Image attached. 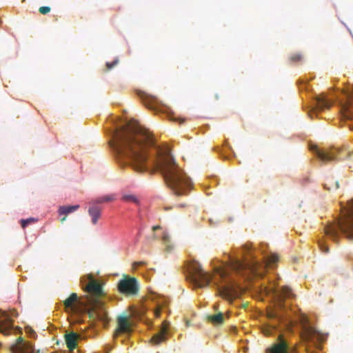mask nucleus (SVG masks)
<instances>
[{
	"label": "nucleus",
	"instance_id": "1",
	"mask_svg": "<svg viewBox=\"0 0 353 353\" xmlns=\"http://www.w3.org/2000/svg\"><path fill=\"white\" fill-rule=\"evenodd\" d=\"M110 145L119 161L134 171L159 170L174 194L185 195L192 189L191 179L175 162L170 150L156 145L152 134L139 123L129 122L117 128Z\"/></svg>",
	"mask_w": 353,
	"mask_h": 353
},
{
	"label": "nucleus",
	"instance_id": "2",
	"mask_svg": "<svg viewBox=\"0 0 353 353\" xmlns=\"http://www.w3.org/2000/svg\"><path fill=\"white\" fill-rule=\"evenodd\" d=\"M82 288L86 292L85 302L90 310L88 311L90 319L98 320L103 323H108L107 312L104 308V302L102 299L105 295L102 284L92 275L81 280Z\"/></svg>",
	"mask_w": 353,
	"mask_h": 353
},
{
	"label": "nucleus",
	"instance_id": "3",
	"mask_svg": "<svg viewBox=\"0 0 353 353\" xmlns=\"http://www.w3.org/2000/svg\"><path fill=\"white\" fill-rule=\"evenodd\" d=\"M279 261V256L276 254H271L263 257V261H259L255 256L250 254L245 256L243 260L234 259L232 261L231 268L238 274L241 275L254 274L261 276L264 274V270L268 265H272Z\"/></svg>",
	"mask_w": 353,
	"mask_h": 353
},
{
	"label": "nucleus",
	"instance_id": "4",
	"mask_svg": "<svg viewBox=\"0 0 353 353\" xmlns=\"http://www.w3.org/2000/svg\"><path fill=\"white\" fill-rule=\"evenodd\" d=\"M325 234L334 241L338 236L339 232L346 234L349 238L353 239V200L349 203L345 217L337 223L330 224L325 228Z\"/></svg>",
	"mask_w": 353,
	"mask_h": 353
},
{
	"label": "nucleus",
	"instance_id": "5",
	"mask_svg": "<svg viewBox=\"0 0 353 353\" xmlns=\"http://www.w3.org/2000/svg\"><path fill=\"white\" fill-rule=\"evenodd\" d=\"M301 338L305 343H312L319 349L320 343L325 340L326 336L305 321L302 324Z\"/></svg>",
	"mask_w": 353,
	"mask_h": 353
},
{
	"label": "nucleus",
	"instance_id": "6",
	"mask_svg": "<svg viewBox=\"0 0 353 353\" xmlns=\"http://www.w3.org/2000/svg\"><path fill=\"white\" fill-rule=\"evenodd\" d=\"M340 111L343 119L353 120V86L343 91L339 100Z\"/></svg>",
	"mask_w": 353,
	"mask_h": 353
},
{
	"label": "nucleus",
	"instance_id": "7",
	"mask_svg": "<svg viewBox=\"0 0 353 353\" xmlns=\"http://www.w3.org/2000/svg\"><path fill=\"white\" fill-rule=\"evenodd\" d=\"M63 305L67 312H86L88 314V311L90 310L86 302L79 298L76 293H72L70 296L63 301Z\"/></svg>",
	"mask_w": 353,
	"mask_h": 353
},
{
	"label": "nucleus",
	"instance_id": "8",
	"mask_svg": "<svg viewBox=\"0 0 353 353\" xmlns=\"http://www.w3.org/2000/svg\"><path fill=\"white\" fill-rule=\"evenodd\" d=\"M118 290L126 296H134L138 294L139 286L134 277L124 276L117 285Z\"/></svg>",
	"mask_w": 353,
	"mask_h": 353
},
{
	"label": "nucleus",
	"instance_id": "9",
	"mask_svg": "<svg viewBox=\"0 0 353 353\" xmlns=\"http://www.w3.org/2000/svg\"><path fill=\"white\" fill-rule=\"evenodd\" d=\"M186 279L194 289L199 286V263L195 259H190L185 265Z\"/></svg>",
	"mask_w": 353,
	"mask_h": 353
},
{
	"label": "nucleus",
	"instance_id": "10",
	"mask_svg": "<svg viewBox=\"0 0 353 353\" xmlns=\"http://www.w3.org/2000/svg\"><path fill=\"white\" fill-rule=\"evenodd\" d=\"M243 288L236 283H231L225 286L221 291V296L228 300H232L241 296Z\"/></svg>",
	"mask_w": 353,
	"mask_h": 353
},
{
	"label": "nucleus",
	"instance_id": "11",
	"mask_svg": "<svg viewBox=\"0 0 353 353\" xmlns=\"http://www.w3.org/2000/svg\"><path fill=\"white\" fill-rule=\"evenodd\" d=\"M314 152L317 157L323 162H328L331 161L341 159V158L338 157L337 156L339 150L336 149L323 150L317 148V147H315Z\"/></svg>",
	"mask_w": 353,
	"mask_h": 353
},
{
	"label": "nucleus",
	"instance_id": "12",
	"mask_svg": "<svg viewBox=\"0 0 353 353\" xmlns=\"http://www.w3.org/2000/svg\"><path fill=\"white\" fill-rule=\"evenodd\" d=\"M289 352H294V348L290 347L282 334L279 336L278 342L268 350V353H289Z\"/></svg>",
	"mask_w": 353,
	"mask_h": 353
},
{
	"label": "nucleus",
	"instance_id": "13",
	"mask_svg": "<svg viewBox=\"0 0 353 353\" xmlns=\"http://www.w3.org/2000/svg\"><path fill=\"white\" fill-rule=\"evenodd\" d=\"M119 332L127 333L130 331V323L128 317L125 316H120L117 319Z\"/></svg>",
	"mask_w": 353,
	"mask_h": 353
},
{
	"label": "nucleus",
	"instance_id": "14",
	"mask_svg": "<svg viewBox=\"0 0 353 353\" xmlns=\"http://www.w3.org/2000/svg\"><path fill=\"white\" fill-rule=\"evenodd\" d=\"M332 103L328 101L324 95H319L316 99V109L317 110H324L331 107Z\"/></svg>",
	"mask_w": 353,
	"mask_h": 353
},
{
	"label": "nucleus",
	"instance_id": "15",
	"mask_svg": "<svg viewBox=\"0 0 353 353\" xmlns=\"http://www.w3.org/2000/svg\"><path fill=\"white\" fill-rule=\"evenodd\" d=\"M162 243L165 247L164 250L168 253H171L174 250V244L172 242L171 238L167 232H163L161 236Z\"/></svg>",
	"mask_w": 353,
	"mask_h": 353
},
{
	"label": "nucleus",
	"instance_id": "16",
	"mask_svg": "<svg viewBox=\"0 0 353 353\" xmlns=\"http://www.w3.org/2000/svg\"><path fill=\"white\" fill-rule=\"evenodd\" d=\"M79 335L77 333L71 332L65 335V341L67 347L70 350H73L77 347V341Z\"/></svg>",
	"mask_w": 353,
	"mask_h": 353
},
{
	"label": "nucleus",
	"instance_id": "17",
	"mask_svg": "<svg viewBox=\"0 0 353 353\" xmlns=\"http://www.w3.org/2000/svg\"><path fill=\"white\" fill-rule=\"evenodd\" d=\"M79 208V205H70V206H66V205L60 206L59 208V210H58L59 214L64 215V216L61 219V222L63 223L66 219L67 214L76 211Z\"/></svg>",
	"mask_w": 353,
	"mask_h": 353
},
{
	"label": "nucleus",
	"instance_id": "18",
	"mask_svg": "<svg viewBox=\"0 0 353 353\" xmlns=\"http://www.w3.org/2000/svg\"><path fill=\"white\" fill-rule=\"evenodd\" d=\"M101 210L98 206H92L88 210V213L92 218V224H97L98 219L101 216Z\"/></svg>",
	"mask_w": 353,
	"mask_h": 353
},
{
	"label": "nucleus",
	"instance_id": "19",
	"mask_svg": "<svg viewBox=\"0 0 353 353\" xmlns=\"http://www.w3.org/2000/svg\"><path fill=\"white\" fill-rule=\"evenodd\" d=\"M207 319L214 325H221L224 322V316L221 312L214 315H209L207 316Z\"/></svg>",
	"mask_w": 353,
	"mask_h": 353
},
{
	"label": "nucleus",
	"instance_id": "20",
	"mask_svg": "<svg viewBox=\"0 0 353 353\" xmlns=\"http://www.w3.org/2000/svg\"><path fill=\"white\" fill-rule=\"evenodd\" d=\"M165 334H166V329L162 330L161 332L156 334L155 335H154L152 337V339H151L152 343L154 345L160 344L161 342H163L165 340Z\"/></svg>",
	"mask_w": 353,
	"mask_h": 353
},
{
	"label": "nucleus",
	"instance_id": "21",
	"mask_svg": "<svg viewBox=\"0 0 353 353\" xmlns=\"http://www.w3.org/2000/svg\"><path fill=\"white\" fill-rule=\"evenodd\" d=\"M339 187V182L337 181H334L332 178L327 179L324 183V188L328 190H337Z\"/></svg>",
	"mask_w": 353,
	"mask_h": 353
},
{
	"label": "nucleus",
	"instance_id": "22",
	"mask_svg": "<svg viewBox=\"0 0 353 353\" xmlns=\"http://www.w3.org/2000/svg\"><path fill=\"white\" fill-rule=\"evenodd\" d=\"M143 97V104L150 109L154 108V104L157 101V99L154 97L144 96Z\"/></svg>",
	"mask_w": 353,
	"mask_h": 353
},
{
	"label": "nucleus",
	"instance_id": "23",
	"mask_svg": "<svg viewBox=\"0 0 353 353\" xmlns=\"http://www.w3.org/2000/svg\"><path fill=\"white\" fill-rule=\"evenodd\" d=\"M277 327L275 325H268L262 328V332L265 336H269L274 334Z\"/></svg>",
	"mask_w": 353,
	"mask_h": 353
},
{
	"label": "nucleus",
	"instance_id": "24",
	"mask_svg": "<svg viewBox=\"0 0 353 353\" xmlns=\"http://www.w3.org/2000/svg\"><path fill=\"white\" fill-rule=\"evenodd\" d=\"M200 288L203 285H208L210 281V276H207L205 272H203V270L200 268Z\"/></svg>",
	"mask_w": 353,
	"mask_h": 353
},
{
	"label": "nucleus",
	"instance_id": "25",
	"mask_svg": "<svg viewBox=\"0 0 353 353\" xmlns=\"http://www.w3.org/2000/svg\"><path fill=\"white\" fill-rule=\"evenodd\" d=\"M122 200L125 202L134 203L136 204L139 203L138 198L134 194H125L122 196Z\"/></svg>",
	"mask_w": 353,
	"mask_h": 353
},
{
	"label": "nucleus",
	"instance_id": "26",
	"mask_svg": "<svg viewBox=\"0 0 353 353\" xmlns=\"http://www.w3.org/2000/svg\"><path fill=\"white\" fill-rule=\"evenodd\" d=\"M292 295V290L290 288L283 286L281 288L280 297L281 298H290Z\"/></svg>",
	"mask_w": 353,
	"mask_h": 353
},
{
	"label": "nucleus",
	"instance_id": "27",
	"mask_svg": "<svg viewBox=\"0 0 353 353\" xmlns=\"http://www.w3.org/2000/svg\"><path fill=\"white\" fill-rule=\"evenodd\" d=\"M114 199V196H112V195H106V196H103L98 198L95 201V202L98 203H101L110 202V201H113Z\"/></svg>",
	"mask_w": 353,
	"mask_h": 353
},
{
	"label": "nucleus",
	"instance_id": "28",
	"mask_svg": "<svg viewBox=\"0 0 353 353\" xmlns=\"http://www.w3.org/2000/svg\"><path fill=\"white\" fill-rule=\"evenodd\" d=\"M302 55L299 53L292 54L289 57V60L291 63H298L302 60Z\"/></svg>",
	"mask_w": 353,
	"mask_h": 353
},
{
	"label": "nucleus",
	"instance_id": "29",
	"mask_svg": "<svg viewBox=\"0 0 353 353\" xmlns=\"http://www.w3.org/2000/svg\"><path fill=\"white\" fill-rule=\"evenodd\" d=\"M34 221H35V219L33 218H30L28 219H22V220H21V227L23 228H25L29 223H33Z\"/></svg>",
	"mask_w": 353,
	"mask_h": 353
},
{
	"label": "nucleus",
	"instance_id": "30",
	"mask_svg": "<svg viewBox=\"0 0 353 353\" xmlns=\"http://www.w3.org/2000/svg\"><path fill=\"white\" fill-rule=\"evenodd\" d=\"M118 59L114 60L112 62H107L106 63V70H110L112 68H113L117 63H118Z\"/></svg>",
	"mask_w": 353,
	"mask_h": 353
},
{
	"label": "nucleus",
	"instance_id": "31",
	"mask_svg": "<svg viewBox=\"0 0 353 353\" xmlns=\"http://www.w3.org/2000/svg\"><path fill=\"white\" fill-rule=\"evenodd\" d=\"M50 7L49 6H41L39 8V11L42 14H46L50 12Z\"/></svg>",
	"mask_w": 353,
	"mask_h": 353
},
{
	"label": "nucleus",
	"instance_id": "32",
	"mask_svg": "<svg viewBox=\"0 0 353 353\" xmlns=\"http://www.w3.org/2000/svg\"><path fill=\"white\" fill-rule=\"evenodd\" d=\"M268 316L270 319H276V318L280 319V316H279V314L274 311L268 312Z\"/></svg>",
	"mask_w": 353,
	"mask_h": 353
},
{
	"label": "nucleus",
	"instance_id": "33",
	"mask_svg": "<svg viewBox=\"0 0 353 353\" xmlns=\"http://www.w3.org/2000/svg\"><path fill=\"white\" fill-rule=\"evenodd\" d=\"M319 246H320V248L322 250V252H323L325 253H327L329 252V248L323 243H320Z\"/></svg>",
	"mask_w": 353,
	"mask_h": 353
},
{
	"label": "nucleus",
	"instance_id": "34",
	"mask_svg": "<svg viewBox=\"0 0 353 353\" xmlns=\"http://www.w3.org/2000/svg\"><path fill=\"white\" fill-rule=\"evenodd\" d=\"M26 332L28 334H30V335H34L35 334L34 331L31 327H27L26 328Z\"/></svg>",
	"mask_w": 353,
	"mask_h": 353
},
{
	"label": "nucleus",
	"instance_id": "35",
	"mask_svg": "<svg viewBox=\"0 0 353 353\" xmlns=\"http://www.w3.org/2000/svg\"><path fill=\"white\" fill-rule=\"evenodd\" d=\"M160 228H161V227L159 225H155L152 228V230H153V231H156Z\"/></svg>",
	"mask_w": 353,
	"mask_h": 353
},
{
	"label": "nucleus",
	"instance_id": "36",
	"mask_svg": "<svg viewBox=\"0 0 353 353\" xmlns=\"http://www.w3.org/2000/svg\"><path fill=\"white\" fill-rule=\"evenodd\" d=\"M23 339L21 337H19L17 339L18 343H23Z\"/></svg>",
	"mask_w": 353,
	"mask_h": 353
},
{
	"label": "nucleus",
	"instance_id": "37",
	"mask_svg": "<svg viewBox=\"0 0 353 353\" xmlns=\"http://www.w3.org/2000/svg\"><path fill=\"white\" fill-rule=\"evenodd\" d=\"M143 263V262H136V263H134V265H140Z\"/></svg>",
	"mask_w": 353,
	"mask_h": 353
},
{
	"label": "nucleus",
	"instance_id": "38",
	"mask_svg": "<svg viewBox=\"0 0 353 353\" xmlns=\"http://www.w3.org/2000/svg\"><path fill=\"white\" fill-rule=\"evenodd\" d=\"M220 274H221V277H225V272H221Z\"/></svg>",
	"mask_w": 353,
	"mask_h": 353
}]
</instances>
